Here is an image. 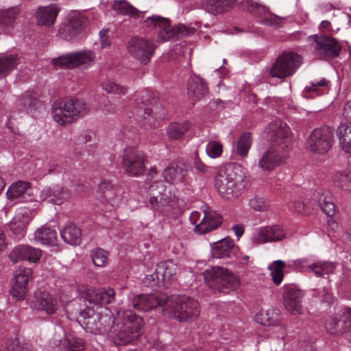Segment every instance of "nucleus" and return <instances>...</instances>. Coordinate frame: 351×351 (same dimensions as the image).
Segmentation results:
<instances>
[{
  "label": "nucleus",
  "instance_id": "b1692460",
  "mask_svg": "<svg viewBox=\"0 0 351 351\" xmlns=\"http://www.w3.org/2000/svg\"><path fill=\"white\" fill-rule=\"evenodd\" d=\"M188 175L186 164L182 160L171 162L162 173L164 179L173 184H181L185 182Z\"/></svg>",
  "mask_w": 351,
  "mask_h": 351
},
{
  "label": "nucleus",
  "instance_id": "9d476101",
  "mask_svg": "<svg viewBox=\"0 0 351 351\" xmlns=\"http://www.w3.org/2000/svg\"><path fill=\"white\" fill-rule=\"evenodd\" d=\"M144 23L147 27L158 28V38L160 42L178 38L180 36H186L191 33V29L185 26H180L176 31L170 26L169 20L167 18L159 15L149 16L144 21Z\"/></svg>",
  "mask_w": 351,
  "mask_h": 351
},
{
  "label": "nucleus",
  "instance_id": "ea45409f",
  "mask_svg": "<svg viewBox=\"0 0 351 351\" xmlns=\"http://www.w3.org/2000/svg\"><path fill=\"white\" fill-rule=\"evenodd\" d=\"M34 239L43 245H54L57 241V232L53 228L42 226L35 231Z\"/></svg>",
  "mask_w": 351,
  "mask_h": 351
},
{
  "label": "nucleus",
  "instance_id": "6e6d98bb",
  "mask_svg": "<svg viewBox=\"0 0 351 351\" xmlns=\"http://www.w3.org/2000/svg\"><path fill=\"white\" fill-rule=\"evenodd\" d=\"M84 349V342L81 339L71 338L60 346L59 351H83Z\"/></svg>",
  "mask_w": 351,
  "mask_h": 351
},
{
  "label": "nucleus",
  "instance_id": "c9c22d12",
  "mask_svg": "<svg viewBox=\"0 0 351 351\" xmlns=\"http://www.w3.org/2000/svg\"><path fill=\"white\" fill-rule=\"evenodd\" d=\"M31 221L27 211L19 212L15 215L10 223L12 232L18 237H23Z\"/></svg>",
  "mask_w": 351,
  "mask_h": 351
},
{
  "label": "nucleus",
  "instance_id": "4be33fe9",
  "mask_svg": "<svg viewBox=\"0 0 351 351\" xmlns=\"http://www.w3.org/2000/svg\"><path fill=\"white\" fill-rule=\"evenodd\" d=\"M303 297V291L295 285H292L287 287L283 295L286 309L292 314L302 313Z\"/></svg>",
  "mask_w": 351,
  "mask_h": 351
},
{
  "label": "nucleus",
  "instance_id": "f03ea898",
  "mask_svg": "<svg viewBox=\"0 0 351 351\" xmlns=\"http://www.w3.org/2000/svg\"><path fill=\"white\" fill-rule=\"evenodd\" d=\"M132 117L136 124L144 130L156 126L158 119H164L166 111L154 93L142 92L136 95L131 106Z\"/></svg>",
  "mask_w": 351,
  "mask_h": 351
},
{
  "label": "nucleus",
  "instance_id": "a19ab883",
  "mask_svg": "<svg viewBox=\"0 0 351 351\" xmlns=\"http://www.w3.org/2000/svg\"><path fill=\"white\" fill-rule=\"evenodd\" d=\"M40 104V101L28 93L23 94L16 102L19 111L26 113L34 112Z\"/></svg>",
  "mask_w": 351,
  "mask_h": 351
},
{
  "label": "nucleus",
  "instance_id": "4c0bfd02",
  "mask_svg": "<svg viewBox=\"0 0 351 351\" xmlns=\"http://www.w3.org/2000/svg\"><path fill=\"white\" fill-rule=\"evenodd\" d=\"M337 268L333 262L317 261L307 265L306 271L312 272L316 277L327 278L330 274H332Z\"/></svg>",
  "mask_w": 351,
  "mask_h": 351
},
{
  "label": "nucleus",
  "instance_id": "13d9d810",
  "mask_svg": "<svg viewBox=\"0 0 351 351\" xmlns=\"http://www.w3.org/2000/svg\"><path fill=\"white\" fill-rule=\"evenodd\" d=\"M289 206L291 208L293 207L297 213L302 215H309L313 210L311 203L310 202H306L302 199L295 200L291 203Z\"/></svg>",
  "mask_w": 351,
  "mask_h": 351
},
{
  "label": "nucleus",
  "instance_id": "bb28decb",
  "mask_svg": "<svg viewBox=\"0 0 351 351\" xmlns=\"http://www.w3.org/2000/svg\"><path fill=\"white\" fill-rule=\"evenodd\" d=\"M237 0H203L202 8L213 15L223 14L230 11Z\"/></svg>",
  "mask_w": 351,
  "mask_h": 351
},
{
  "label": "nucleus",
  "instance_id": "69168bd1",
  "mask_svg": "<svg viewBox=\"0 0 351 351\" xmlns=\"http://www.w3.org/2000/svg\"><path fill=\"white\" fill-rule=\"evenodd\" d=\"M341 321L343 322V326L346 328V332L351 331V308H343L339 317Z\"/></svg>",
  "mask_w": 351,
  "mask_h": 351
},
{
  "label": "nucleus",
  "instance_id": "de8ad7c7",
  "mask_svg": "<svg viewBox=\"0 0 351 351\" xmlns=\"http://www.w3.org/2000/svg\"><path fill=\"white\" fill-rule=\"evenodd\" d=\"M343 324L339 318L333 317L327 320L325 327L330 334L339 335L347 332Z\"/></svg>",
  "mask_w": 351,
  "mask_h": 351
},
{
  "label": "nucleus",
  "instance_id": "2eb2a0df",
  "mask_svg": "<svg viewBox=\"0 0 351 351\" xmlns=\"http://www.w3.org/2000/svg\"><path fill=\"white\" fill-rule=\"evenodd\" d=\"M156 46L153 40L134 36L128 43V49L131 56L143 64H147L155 53Z\"/></svg>",
  "mask_w": 351,
  "mask_h": 351
},
{
  "label": "nucleus",
  "instance_id": "cd10ccee",
  "mask_svg": "<svg viewBox=\"0 0 351 351\" xmlns=\"http://www.w3.org/2000/svg\"><path fill=\"white\" fill-rule=\"evenodd\" d=\"M222 223V217L215 211L205 212L200 223L194 230L199 234H205L217 228Z\"/></svg>",
  "mask_w": 351,
  "mask_h": 351
},
{
  "label": "nucleus",
  "instance_id": "e433bc0d",
  "mask_svg": "<svg viewBox=\"0 0 351 351\" xmlns=\"http://www.w3.org/2000/svg\"><path fill=\"white\" fill-rule=\"evenodd\" d=\"M282 319V315L278 309H268L257 313L255 320L260 324L267 326H276Z\"/></svg>",
  "mask_w": 351,
  "mask_h": 351
},
{
  "label": "nucleus",
  "instance_id": "f3484780",
  "mask_svg": "<svg viewBox=\"0 0 351 351\" xmlns=\"http://www.w3.org/2000/svg\"><path fill=\"white\" fill-rule=\"evenodd\" d=\"M32 278V271L30 268L19 267L14 271V283L10 293L15 301L25 298L28 291V283Z\"/></svg>",
  "mask_w": 351,
  "mask_h": 351
},
{
  "label": "nucleus",
  "instance_id": "a18cd8bd",
  "mask_svg": "<svg viewBox=\"0 0 351 351\" xmlns=\"http://www.w3.org/2000/svg\"><path fill=\"white\" fill-rule=\"evenodd\" d=\"M30 183L25 181H18L10 185L6 195L9 199L20 198L29 188Z\"/></svg>",
  "mask_w": 351,
  "mask_h": 351
},
{
  "label": "nucleus",
  "instance_id": "dca6fc26",
  "mask_svg": "<svg viewBox=\"0 0 351 351\" xmlns=\"http://www.w3.org/2000/svg\"><path fill=\"white\" fill-rule=\"evenodd\" d=\"M88 24V20L84 15L73 13L69 21L59 29L60 36L68 41H75L82 38Z\"/></svg>",
  "mask_w": 351,
  "mask_h": 351
},
{
  "label": "nucleus",
  "instance_id": "7c9ffc66",
  "mask_svg": "<svg viewBox=\"0 0 351 351\" xmlns=\"http://www.w3.org/2000/svg\"><path fill=\"white\" fill-rule=\"evenodd\" d=\"M20 10L17 6L10 7L8 9H0V32L8 34L14 27V23Z\"/></svg>",
  "mask_w": 351,
  "mask_h": 351
},
{
  "label": "nucleus",
  "instance_id": "aec40b11",
  "mask_svg": "<svg viewBox=\"0 0 351 351\" xmlns=\"http://www.w3.org/2000/svg\"><path fill=\"white\" fill-rule=\"evenodd\" d=\"M42 256V251L37 247L29 245H16L10 252L9 259L13 263H17L20 261H28L29 263H37L40 261Z\"/></svg>",
  "mask_w": 351,
  "mask_h": 351
},
{
  "label": "nucleus",
  "instance_id": "ddd939ff",
  "mask_svg": "<svg viewBox=\"0 0 351 351\" xmlns=\"http://www.w3.org/2000/svg\"><path fill=\"white\" fill-rule=\"evenodd\" d=\"M128 306L137 311H147L157 306H161L162 311L169 306V298L165 295L131 293L128 295Z\"/></svg>",
  "mask_w": 351,
  "mask_h": 351
},
{
  "label": "nucleus",
  "instance_id": "052dcab7",
  "mask_svg": "<svg viewBox=\"0 0 351 351\" xmlns=\"http://www.w3.org/2000/svg\"><path fill=\"white\" fill-rule=\"evenodd\" d=\"M249 206L252 209L260 212L265 211L269 208L267 201L258 195H255L249 200Z\"/></svg>",
  "mask_w": 351,
  "mask_h": 351
},
{
  "label": "nucleus",
  "instance_id": "603ef678",
  "mask_svg": "<svg viewBox=\"0 0 351 351\" xmlns=\"http://www.w3.org/2000/svg\"><path fill=\"white\" fill-rule=\"evenodd\" d=\"M334 183L341 189L351 188V176L343 171L335 173L332 177Z\"/></svg>",
  "mask_w": 351,
  "mask_h": 351
},
{
  "label": "nucleus",
  "instance_id": "e2e57ef3",
  "mask_svg": "<svg viewBox=\"0 0 351 351\" xmlns=\"http://www.w3.org/2000/svg\"><path fill=\"white\" fill-rule=\"evenodd\" d=\"M193 167L197 173L202 176H206L210 173V167L200 160L197 152L193 158Z\"/></svg>",
  "mask_w": 351,
  "mask_h": 351
},
{
  "label": "nucleus",
  "instance_id": "37998d69",
  "mask_svg": "<svg viewBox=\"0 0 351 351\" xmlns=\"http://www.w3.org/2000/svg\"><path fill=\"white\" fill-rule=\"evenodd\" d=\"M19 63L17 54H7L0 57V79L5 77Z\"/></svg>",
  "mask_w": 351,
  "mask_h": 351
},
{
  "label": "nucleus",
  "instance_id": "864d4df0",
  "mask_svg": "<svg viewBox=\"0 0 351 351\" xmlns=\"http://www.w3.org/2000/svg\"><path fill=\"white\" fill-rule=\"evenodd\" d=\"M108 256V252L99 247L93 250L90 253L92 261L96 267L105 266Z\"/></svg>",
  "mask_w": 351,
  "mask_h": 351
},
{
  "label": "nucleus",
  "instance_id": "6e6552de",
  "mask_svg": "<svg viewBox=\"0 0 351 351\" xmlns=\"http://www.w3.org/2000/svg\"><path fill=\"white\" fill-rule=\"evenodd\" d=\"M302 63V57L294 52H284L279 56L269 69L272 77L280 80L293 75Z\"/></svg>",
  "mask_w": 351,
  "mask_h": 351
},
{
  "label": "nucleus",
  "instance_id": "774afa93",
  "mask_svg": "<svg viewBox=\"0 0 351 351\" xmlns=\"http://www.w3.org/2000/svg\"><path fill=\"white\" fill-rule=\"evenodd\" d=\"M143 282L147 287L162 286L160 276L155 275V272L150 275H147L143 280Z\"/></svg>",
  "mask_w": 351,
  "mask_h": 351
},
{
  "label": "nucleus",
  "instance_id": "f8f14e48",
  "mask_svg": "<svg viewBox=\"0 0 351 351\" xmlns=\"http://www.w3.org/2000/svg\"><path fill=\"white\" fill-rule=\"evenodd\" d=\"M124 172L132 177H138L145 170L144 154L134 146H126L121 155Z\"/></svg>",
  "mask_w": 351,
  "mask_h": 351
},
{
  "label": "nucleus",
  "instance_id": "8fccbe9b",
  "mask_svg": "<svg viewBox=\"0 0 351 351\" xmlns=\"http://www.w3.org/2000/svg\"><path fill=\"white\" fill-rule=\"evenodd\" d=\"M252 141L251 133H243L237 142V154L241 156H247L248 151L252 145Z\"/></svg>",
  "mask_w": 351,
  "mask_h": 351
},
{
  "label": "nucleus",
  "instance_id": "680f3d73",
  "mask_svg": "<svg viewBox=\"0 0 351 351\" xmlns=\"http://www.w3.org/2000/svg\"><path fill=\"white\" fill-rule=\"evenodd\" d=\"M206 152L209 157L212 158H217L222 153V145L218 142L210 141L206 145Z\"/></svg>",
  "mask_w": 351,
  "mask_h": 351
},
{
  "label": "nucleus",
  "instance_id": "bf43d9fd",
  "mask_svg": "<svg viewBox=\"0 0 351 351\" xmlns=\"http://www.w3.org/2000/svg\"><path fill=\"white\" fill-rule=\"evenodd\" d=\"M147 193L149 197L152 196L160 197L163 195H168L166 193V186L163 181H156L152 182L148 187Z\"/></svg>",
  "mask_w": 351,
  "mask_h": 351
},
{
  "label": "nucleus",
  "instance_id": "39448f33",
  "mask_svg": "<svg viewBox=\"0 0 351 351\" xmlns=\"http://www.w3.org/2000/svg\"><path fill=\"white\" fill-rule=\"evenodd\" d=\"M88 111L86 102L75 98L60 100L55 102L51 108L53 119L60 125L71 123L74 120L86 115Z\"/></svg>",
  "mask_w": 351,
  "mask_h": 351
},
{
  "label": "nucleus",
  "instance_id": "423d86ee",
  "mask_svg": "<svg viewBox=\"0 0 351 351\" xmlns=\"http://www.w3.org/2000/svg\"><path fill=\"white\" fill-rule=\"evenodd\" d=\"M204 280L207 285L214 291L226 293L230 290L236 289L239 285V279L226 269L212 267L203 272Z\"/></svg>",
  "mask_w": 351,
  "mask_h": 351
},
{
  "label": "nucleus",
  "instance_id": "3c124183",
  "mask_svg": "<svg viewBox=\"0 0 351 351\" xmlns=\"http://www.w3.org/2000/svg\"><path fill=\"white\" fill-rule=\"evenodd\" d=\"M149 202L153 210L162 213L170 203V197L169 195H163L160 197L152 196L149 197Z\"/></svg>",
  "mask_w": 351,
  "mask_h": 351
},
{
  "label": "nucleus",
  "instance_id": "a878e982",
  "mask_svg": "<svg viewBox=\"0 0 351 351\" xmlns=\"http://www.w3.org/2000/svg\"><path fill=\"white\" fill-rule=\"evenodd\" d=\"M30 306L34 309L45 311L48 315L53 314L58 308L57 300L47 292L41 291L36 293Z\"/></svg>",
  "mask_w": 351,
  "mask_h": 351
},
{
  "label": "nucleus",
  "instance_id": "72a5a7b5",
  "mask_svg": "<svg viewBox=\"0 0 351 351\" xmlns=\"http://www.w3.org/2000/svg\"><path fill=\"white\" fill-rule=\"evenodd\" d=\"M59 11V7L55 3L40 8L36 12L38 23L45 26L53 25Z\"/></svg>",
  "mask_w": 351,
  "mask_h": 351
},
{
  "label": "nucleus",
  "instance_id": "5fc2aeb1",
  "mask_svg": "<svg viewBox=\"0 0 351 351\" xmlns=\"http://www.w3.org/2000/svg\"><path fill=\"white\" fill-rule=\"evenodd\" d=\"M113 9L118 14L123 15L134 16L137 12V10L125 1H115Z\"/></svg>",
  "mask_w": 351,
  "mask_h": 351
},
{
  "label": "nucleus",
  "instance_id": "338daca9",
  "mask_svg": "<svg viewBox=\"0 0 351 351\" xmlns=\"http://www.w3.org/2000/svg\"><path fill=\"white\" fill-rule=\"evenodd\" d=\"M25 343L21 344L18 338L9 339L5 345L7 351H22Z\"/></svg>",
  "mask_w": 351,
  "mask_h": 351
},
{
  "label": "nucleus",
  "instance_id": "c85d7f7f",
  "mask_svg": "<svg viewBox=\"0 0 351 351\" xmlns=\"http://www.w3.org/2000/svg\"><path fill=\"white\" fill-rule=\"evenodd\" d=\"M42 196L53 204L60 205L70 197V193L68 189L56 184L43 189Z\"/></svg>",
  "mask_w": 351,
  "mask_h": 351
},
{
  "label": "nucleus",
  "instance_id": "f257e3e1",
  "mask_svg": "<svg viewBox=\"0 0 351 351\" xmlns=\"http://www.w3.org/2000/svg\"><path fill=\"white\" fill-rule=\"evenodd\" d=\"M84 298L87 304L88 309L80 311L77 319V322L88 332L93 334H101L107 329L102 322L103 317L96 313L95 306L101 307L115 301V291L112 288L95 289L88 287L84 289Z\"/></svg>",
  "mask_w": 351,
  "mask_h": 351
},
{
  "label": "nucleus",
  "instance_id": "58836bf2",
  "mask_svg": "<svg viewBox=\"0 0 351 351\" xmlns=\"http://www.w3.org/2000/svg\"><path fill=\"white\" fill-rule=\"evenodd\" d=\"M60 236L65 243L71 245H77L82 241L80 228L72 223H67L60 230Z\"/></svg>",
  "mask_w": 351,
  "mask_h": 351
},
{
  "label": "nucleus",
  "instance_id": "4468645a",
  "mask_svg": "<svg viewBox=\"0 0 351 351\" xmlns=\"http://www.w3.org/2000/svg\"><path fill=\"white\" fill-rule=\"evenodd\" d=\"M95 53L91 50L71 52L52 60L54 66L60 69H74L81 65L90 66L95 62Z\"/></svg>",
  "mask_w": 351,
  "mask_h": 351
},
{
  "label": "nucleus",
  "instance_id": "5701e85b",
  "mask_svg": "<svg viewBox=\"0 0 351 351\" xmlns=\"http://www.w3.org/2000/svg\"><path fill=\"white\" fill-rule=\"evenodd\" d=\"M285 237V230L279 226H266L261 228L251 239L254 245L267 242H276Z\"/></svg>",
  "mask_w": 351,
  "mask_h": 351
},
{
  "label": "nucleus",
  "instance_id": "4d7b16f0",
  "mask_svg": "<svg viewBox=\"0 0 351 351\" xmlns=\"http://www.w3.org/2000/svg\"><path fill=\"white\" fill-rule=\"evenodd\" d=\"M329 84V81L326 78H322L318 81H315L311 83L310 86L305 88L306 93H315L316 96L321 95L324 93V88L327 87Z\"/></svg>",
  "mask_w": 351,
  "mask_h": 351
},
{
  "label": "nucleus",
  "instance_id": "a211bd4d",
  "mask_svg": "<svg viewBox=\"0 0 351 351\" xmlns=\"http://www.w3.org/2000/svg\"><path fill=\"white\" fill-rule=\"evenodd\" d=\"M241 3L243 8L246 9L252 14L263 13V18L260 22L262 25L275 28L282 25L283 18L270 13L266 6L255 3L253 0H243Z\"/></svg>",
  "mask_w": 351,
  "mask_h": 351
},
{
  "label": "nucleus",
  "instance_id": "6ab92c4d",
  "mask_svg": "<svg viewBox=\"0 0 351 351\" xmlns=\"http://www.w3.org/2000/svg\"><path fill=\"white\" fill-rule=\"evenodd\" d=\"M288 156V152L275 146L266 150L258 160L259 167L263 171H271L283 164Z\"/></svg>",
  "mask_w": 351,
  "mask_h": 351
},
{
  "label": "nucleus",
  "instance_id": "9b49d317",
  "mask_svg": "<svg viewBox=\"0 0 351 351\" xmlns=\"http://www.w3.org/2000/svg\"><path fill=\"white\" fill-rule=\"evenodd\" d=\"M172 316L180 322H192L199 315L198 302L191 297L180 295L172 304Z\"/></svg>",
  "mask_w": 351,
  "mask_h": 351
},
{
  "label": "nucleus",
  "instance_id": "c03bdc74",
  "mask_svg": "<svg viewBox=\"0 0 351 351\" xmlns=\"http://www.w3.org/2000/svg\"><path fill=\"white\" fill-rule=\"evenodd\" d=\"M337 136L341 148L347 153L351 152V123H341L337 129Z\"/></svg>",
  "mask_w": 351,
  "mask_h": 351
},
{
  "label": "nucleus",
  "instance_id": "0eeeda50",
  "mask_svg": "<svg viewBox=\"0 0 351 351\" xmlns=\"http://www.w3.org/2000/svg\"><path fill=\"white\" fill-rule=\"evenodd\" d=\"M311 42L313 53L319 59L328 60L337 58L342 47L337 39L326 34H314L308 37Z\"/></svg>",
  "mask_w": 351,
  "mask_h": 351
},
{
  "label": "nucleus",
  "instance_id": "393cba45",
  "mask_svg": "<svg viewBox=\"0 0 351 351\" xmlns=\"http://www.w3.org/2000/svg\"><path fill=\"white\" fill-rule=\"evenodd\" d=\"M188 96L193 102L209 97V90L204 80L197 75H192L188 81Z\"/></svg>",
  "mask_w": 351,
  "mask_h": 351
},
{
  "label": "nucleus",
  "instance_id": "7ed1b4c3",
  "mask_svg": "<svg viewBox=\"0 0 351 351\" xmlns=\"http://www.w3.org/2000/svg\"><path fill=\"white\" fill-rule=\"evenodd\" d=\"M244 179L241 167L228 163L216 172L215 186L223 198L231 199L241 195L245 186Z\"/></svg>",
  "mask_w": 351,
  "mask_h": 351
},
{
  "label": "nucleus",
  "instance_id": "f704fd0d",
  "mask_svg": "<svg viewBox=\"0 0 351 351\" xmlns=\"http://www.w3.org/2000/svg\"><path fill=\"white\" fill-rule=\"evenodd\" d=\"M234 246L232 239L228 237L213 243L211 245L213 257L216 258L230 257Z\"/></svg>",
  "mask_w": 351,
  "mask_h": 351
},
{
  "label": "nucleus",
  "instance_id": "473e14b6",
  "mask_svg": "<svg viewBox=\"0 0 351 351\" xmlns=\"http://www.w3.org/2000/svg\"><path fill=\"white\" fill-rule=\"evenodd\" d=\"M98 195L101 202L110 203L112 206L118 204L119 199L116 194L113 185L109 180H104L100 182Z\"/></svg>",
  "mask_w": 351,
  "mask_h": 351
},
{
  "label": "nucleus",
  "instance_id": "09e8293b",
  "mask_svg": "<svg viewBox=\"0 0 351 351\" xmlns=\"http://www.w3.org/2000/svg\"><path fill=\"white\" fill-rule=\"evenodd\" d=\"M101 87L103 90L110 94L125 95L128 92V87L110 80L103 82Z\"/></svg>",
  "mask_w": 351,
  "mask_h": 351
},
{
  "label": "nucleus",
  "instance_id": "0e129e2a",
  "mask_svg": "<svg viewBox=\"0 0 351 351\" xmlns=\"http://www.w3.org/2000/svg\"><path fill=\"white\" fill-rule=\"evenodd\" d=\"M317 293L322 299V302L326 303L327 305H331L334 302L335 297L328 288L323 287L321 289H318Z\"/></svg>",
  "mask_w": 351,
  "mask_h": 351
},
{
  "label": "nucleus",
  "instance_id": "c756f323",
  "mask_svg": "<svg viewBox=\"0 0 351 351\" xmlns=\"http://www.w3.org/2000/svg\"><path fill=\"white\" fill-rule=\"evenodd\" d=\"M178 267L171 261H162L157 265L155 275L160 276L162 287H167L174 279Z\"/></svg>",
  "mask_w": 351,
  "mask_h": 351
},
{
  "label": "nucleus",
  "instance_id": "49530a36",
  "mask_svg": "<svg viewBox=\"0 0 351 351\" xmlns=\"http://www.w3.org/2000/svg\"><path fill=\"white\" fill-rule=\"evenodd\" d=\"M286 266L285 261L282 260L274 261L271 265L268 267L271 271V279L276 285H280L283 279V269Z\"/></svg>",
  "mask_w": 351,
  "mask_h": 351
},
{
  "label": "nucleus",
  "instance_id": "1a4fd4ad",
  "mask_svg": "<svg viewBox=\"0 0 351 351\" xmlns=\"http://www.w3.org/2000/svg\"><path fill=\"white\" fill-rule=\"evenodd\" d=\"M334 143V130L329 126L314 129L306 141V149L315 154H324Z\"/></svg>",
  "mask_w": 351,
  "mask_h": 351
},
{
  "label": "nucleus",
  "instance_id": "20e7f679",
  "mask_svg": "<svg viewBox=\"0 0 351 351\" xmlns=\"http://www.w3.org/2000/svg\"><path fill=\"white\" fill-rule=\"evenodd\" d=\"M118 319L121 322L117 324V330L112 337L117 346H125L138 339L144 326L143 319L132 311H123L122 315L118 312Z\"/></svg>",
  "mask_w": 351,
  "mask_h": 351
},
{
  "label": "nucleus",
  "instance_id": "412c9836",
  "mask_svg": "<svg viewBox=\"0 0 351 351\" xmlns=\"http://www.w3.org/2000/svg\"><path fill=\"white\" fill-rule=\"evenodd\" d=\"M271 146L289 152L291 142L290 128L285 123L272 124L270 127Z\"/></svg>",
  "mask_w": 351,
  "mask_h": 351
},
{
  "label": "nucleus",
  "instance_id": "79ce46f5",
  "mask_svg": "<svg viewBox=\"0 0 351 351\" xmlns=\"http://www.w3.org/2000/svg\"><path fill=\"white\" fill-rule=\"evenodd\" d=\"M191 127V123L188 121L182 123H171L166 129L167 134L171 140H179L189 131Z\"/></svg>",
  "mask_w": 351,
  "mask_h": 351
},
{
  "label": "nucleus",
  "instance_id": "2f4dec72",
  "mask_svg": "<svg viewBox=\"0 0 351 351\" xmlns=\"http://www.w3.org/2000/svg\"><path fill=\"white\" fill-rule=\"evenodd\" d=\"M332 193L326 189L317 192V204L322 211L328 217H333L337 211Z\"/></svg>",
  "mask_w": 351,
  "mask_h": 351
}]
</instances>
